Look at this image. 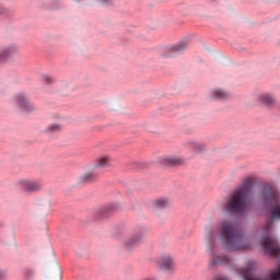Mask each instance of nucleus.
Wrapping results in <instances>:
<instances>
[{
	"label": "nucleus",
	"mask_w": 280,
	"mask_h": 280,
	"mask_svg": "<svg viewBox=\"0 0 280 280\" xmlns=\"http://www.w3.org/2000/svg\"><path fill=\"white\" fill-rule=\"evenodd\" d=\"M261 202L265 209H271V220L267 221L262 228V238L260 240L259 244L262 246L266 255H270L271 257H280L279 242L270 234L272 226H275L273 220H280L279 195L275 192L272 186L267 185L262 187Z\"/></svg>",
	"instance_id": "1"
},
{
	"label": "nucleus",
	"mask_w": 280,
	"mask_h": 280,
	"mask_svg": "<svg viewBox=\"0 0 280 280\" xmlns=\"http://www.w3.org/2000/svg\"><path fill=\"white\" fill-rule=\"evenodd\" d=\"M219 240L226 250H248L250 242L240 233L237 223L231 220H223L219 226Z\"/></svg>",
	"instance_id": "2"
},
{
	"label": "nucleus",
	"mask_w": 280,
	"mask_h": 280,
	"mask_svg": "<svg viewBox=\"0 0 280 280\" xmlns=\"http://www.w3.org/2000/svg\"><path fill=\"white\" fill-rule=\"evenodd\" d=\"M253 189V177L244 179L243 184L236 188L224 206L225 213H244L246 211V198Z\"/></svg>",
	"instance_id": "3"
},
{
	"label": "nucleus",
	"mask_w": 280,
	"mask_h": 280,
	"mask_svg": "<svg viewBox=\"0 0 280 280\" xmlns=\"http://www.w3.org/2000/svg\"><path fill=\"white\" fill-rule=\"evenodd\" d=\"M255 100L260 106H265V108H276L278 104L277 95L271 92H260L256 95Z\"/></svg>",
	"instance_id": "4"
},
{
	"label": "nucleus",
	"mask_w": 280,
	"mask_h": 280,
	"mask_svg": "<svg viewBox=\"0 0 280 280\" xmlns=\"http://www.w3.org/2000/svg\"><path fill=\"white\" fill-rule=\"evenodd\" d=\"M18 186L24 191V194H36L43 189V182L32 179H20Z\"/></svg>",
	"instance_id": "5"
},
{
	"label": "nucleus",
	"mask_w": 280,
	"mask_h": 280,
	"mask_svg": "<svg viewBox=\"0 0 280 280\" xmlns=\"http://www.w3.org/2000/svg\"><path fill=\"white\" fill-rule=\"evenodd\" d=\"M14 102L16 106L21 108V110H23L24 113H34V110H36L34 104H32V102H30V98H27V96H25L23 93L15 95Z\"/></svg>",
	"instance_id": "6"
},
{
	"label": "nucleus",
	"mask_w": 280,
	"mask_h": 280,
	"mask_svg": "<svg viewBox=\"0 0 280 280\" xmlns=\"http://www.w3.org/2000/svg\"><path fill=\"white\" fill-rule=\"evenodd\" d=\"M158 266L161 270H166L167 272H172L174 270V256L170 254H164L160 256L158 259Z\"/></svg>",
	"instance_id": "7"
},
{
	"label": "nucleus",
	"mask_w": 280,
	"mask_h": 280,
	"mask_svg": "<svg viewBox=\"0 0 280 280\" xmlns=\"http://www.w3.org/2000/svg\"><path fill=\"white\" fill-rule=\"evenodd\" d=\"M206 241L208 242L207 250L210 253V255H213L215 253V232H213V228L208 226L206 228V234H205Z\"/></svg>",
	"instance_id": "8"
},
{
	"label": "nucleus",
	"mask_w": 280,
	"mask_h": 280,
	"mask_svg": "<svg viewBox=\"0 0 280 280\" xmlns=\"http://www.w3.org/2000/svg\"><path fill=\"white\" fill-rule=\"evenodd\" d=\"M16 54H19V47L15 45L7 46L0 51V60H8V58L16 56Z\"/></svg>",
	"instance_id": "9"
},
{
	"label": "nucleus",
	"mask_w": 280,
	"mask_h": 280,
	"mask_svg": "<svg viewBox=\"0 0 280 280\" xmlns=\"http://www.w3.org/2000/svg\"><path fill=\"white\" fill-rule=\"evenodd\" d=\"M143 242V234L137 233L132 234L125 241L126 248H135V246H139Z\"/></svg>",
	"instance_id": "10"
},
{
	"label": "nucleus",
	"mask_w": 280,
	"mask_h": 280,
	"mask_svg": "<svg viewBox=\"0 0 280 280\" xmlns=\"http://www.w3.org/2000/svg\"><path fill=\"white\" fill-rule=\"evenodd\" d=\"M79 183H94L97 180V173L93 171H89L79 176Z\"/></svg>",
	"instance_id": "11"
},
{
	"label": "nucleus",
	"mask_w": 280,
	"mask_h": 280,
	"mask_svg": "<svg viewBox=\"0 0 280 280\" xmlns=\"http://www.w3.org/2000/svg\"><path fill=\"white\" fill-rule=\"evenodd\" d=\"M222 264H231V257L226 255L214 256L211 260L212 266H222Z\"/></svg>",
	"instance_id": "12"
},
{
	"label": "nucleus",
	"mask_w": 280,
	"mask_h": 280,
	"mask_svg": "<svg viewBox=\"0 0 280 280\" xmlns=\"http://www.w3.org/2000/svg\"><path fill=\"white\" fill-rule=\"evenodd\" d=\"M183 163H185V161L176 156H167L162 159L163 165H183Z\"/></svg>",
	"instance_id": "13"
},
{
	"label": "nucleus",
	"mask_w": 280,
	"mask_h": 280,
	"mask_svg": "<svg viewBox=\"0 0 280 280\" xmlns=\"http://www.w3.org/2000/svg\"><path fill=\"white\" fill-rule=\"evenodd\" d=\"M95 167H110V158L108 155L97 158L95 160Z\"/></svg>",
	"instance_id": "14"
},
{
	"label": "nucleus",
	"mask_w": 280,
	"mask_h": 280,
	"mask_svg": "<svg viewBox=\"0 0 280 280\" xmlns=\"http://www.w3.org/2000/svg\"><path fill=\"white\" fill-rule=\"evenodd\" d=\"M212 97L214 100H229L230 94L229 92H224V90L217 89L212 92Z\"/></svg>",
	"instance_id": "15"
},
{
	"label": "nucleus",
	"mask_w": 280,
	"mask_h": 280,
	"mask_svg": "<svg viewBox=\"0 0 280 280\" xmlns=\"http://www.w3.org/2000/svg\"><path fill=\"white\" fill-rule=\"evenodd\" d=\"M170 206V200L165 198H161L155 200V207L156 209H165V207Z\"/></svg>",
	"instance_id": "16"
},
{
	"label": "nucleus",
	"mask_w": 280,
	"mask_h": 280,
	"mask_svg": "<svg viewBox=\"0 0 280 280\" xmlns=\"http://www.w3.org/2000/svg\"><path fill=\"white\" fill-rule=\"evenodd\" d=\"M62 130V126L60 124L49 125L46 129V132H60Z\"/></svg>",
	"instance_id": "17"
},
{
	"label": "nucleus",
	"mask_w": 280,
	"mask_h": 280,
	"mask_svg": "<svg viewBox=\"0 0 280 280\" xmlns=\"http://www.w3.org/2000/svg\"><path fill=\"white\" fill-rule=\"evenodd\" d=\"M24 277H25V279H27V280H32L33 277H34V269H26V270L24 271Z\"/></svg>",
	"instance_id": "18"
},
{
	"label": "nucleus",
	"mask_w": 280,
	"mask_h": 280,
	"mask_svg": "<svg viewBox=\"0 0 280 280\" xmlns=\"http://www.w3.org/2000/svg\"><path fill=\"white\" fill-rule=\"evenodd\" d=\"M8 14H10V11L3 4H0V16H8Z\"/></svg>",
	"instance_id": "19"
},
{
	"label": "nucleus",
	"mask_w": 280,
	"mask_h": 280,
	"mask_svg": "<svg viewBox=\"0 0 280 280\" xmlns=\"http://www.w3.org/2000/svg\"><path fill=\"white\" fill-rule=\"evenodd\" d=\"M8 279V271L5 269H0V280Z\"/></svg>",
	"instance_id": "20"
},
{
	"label": "nucleus",
	"mask_w": 280,
	"mask_h": 280,
	"mask_svg": "<svg viewBox=\"0 0 280 280\" xmlns=\"http://www.w3.org/2000/svg\"><path fill=\"white\" fill-rule=\"evenodd\" d=\"M186 47H187V45L179 44V45L175 46L173 49H174V51H183V49H185Z\"/></svg>",
	"instance_id": "21"
},
{
	"label": "nucleus",
	"mask_w": 280,
	"mask_h": 280,
	"mask_svg": "<svg viewBox=\"0 0 280 280\" xmlns=\"http://www.w3.org/2000/svg\"><path fill=\"white\" fill-rule=\"evenodd\" d=\"M194 145H195L196 152H200V150H205V147H202V144L200 143H195Z\"/></svg>",
	"instance_id": "22"
},
{
	"label": "nucleus",
	"mask_w": 280,
	"mask_h": 280,
	"mask_svg": "<svg viewBox=\"0 0 280 280\" xmlns=\"http://www.w3.org/2000/svg\"><path fill=\"white\" fill-rule=\"evenodd\" d=\"M44 81L47 82L48 84H51V82H54V79L49 75H45Z\"/></svg>",
	"instance_id": "23"
},
{
	"label": "nucleus",
	"mask_w": 280,
	"mask_h": 280,
	"mask_svg": "<svg viewBox=\"0 0 280 280\" xmlns=\"http://www.w3.org/2000/svg\"><path fill=\"white\" fill-rule=\"evenodd\" d=\"M102 3H113V0H101Z\"/></svg>",
	"instance_id": "24"
},
{
	"label": "nucleus",
	"mask_w": 280,
	"mask_h": 280,
	"mask_svg": "<svg viewBox=\"0 0 280 280\" xmlns=\"http://www.w3.org/2000/svg\"><path fill=\"white\" fill-rule=\"evenodd\" d=\"M170 56H167V55H164V58H168Z\"/></svg>",
	"instance_id": "25"
},
{
	"label": "nucleus",
	"mask_w": 280,
	"mask_h": 280,
	"mask_svg": "<svg viewBox=\"0 0 280 280\" xmlns=\"http://www.w3.org/2000/svg\"><path fill=\"white\" fill-rule=\"evenodd\" d=\"M0 228H1V223H0Z\"/></svg>",
	"instance_id": "26"
}]
</instances>
